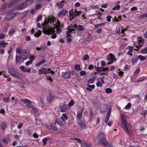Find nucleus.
Returning <instances> with one entry per match:
<instances>
[{
    "label": "nucleus",
    "mask_w": 147,
    "mask_h": 147,
    "mask_svg": "<svg viewBox=\"0 0 147 147\" xmlns=\"http://www.w3.org/2000/svg\"><path fill=\"white\" fill-rule=\"evenodd\" d=\"M80 75L81 76H85L86 75V71H81L80 73Z\"/></svg>",
    "instance_id": "48"
},
{
    "label": "nucleus",
    "mask_w": 147,
    "mask_h": 147,
    "mask_svg": "<svg viewBox=\"0 0 147 147\" xmlns=\"http://www.w3.org/2000/svg\"><path fill=\"white\" fill-rule=\"evenodd\" d=\"M50 138L49 137H47L45 138H43L42 140V142L43 143V145H45L47 143V141L48 140H50Z\"/></svg>",
    "instance_id": "27"
},
{
    "label": "nucleus",
    "mask_w": 147,
    "mask_h": 147,
    "mask_svg": "<svg viewBox=\"0 0 147 147\" xmlns=\"http://www.w3.org/2000/svg\"><path fill=\"white\" fill-rule=\"evenodd\" d=\"M41 7V6L39 4H38L36 5L35 7V9H40Z\"/></svg>",
    "instance_id": "51"
},
{
    "label": "nucleus",
    "mask_w": 147,
    "mask_h": 147,
    "mask_svg": "<svg viewBox=\"0 0 147 147\" xmlns=\"http://www.w3.org/2000/svg\"><path fill=\"white\" fill-rule=\"evenodd\" d=\"M51 70V69H47L45 68H42L38 70V74L39 75L48 74L50 73H51L53 75L54 74L55 72Z\"/></svg>",
    "instance_id": "3"
},
{
    "label": "nucleus",
    "mask_w": 147,
    "mask_h": 147,
    "mask_svg": "<svg viewBox=\"0 0 147 147\" xmlns=\"http://www.w3.org/2000/svg\"><path fill=\"white\" fill-rule=\"evenodd\" d=\"M138 58L137 56H136L132 58L131 60V62L133 64L136 63L138 61Z\"/></svg>",
    "instance_id": "24"
},
{
    "label": "nucleus",
    "mask_w": 147,
    "mask_h": 147,
    "mask_svg": "<svg viewBox=\"0 0 147 147\" xmlns=\"http://www.w3.org/2000/svg\"><path fill=\"white\" fill-rule=\"evenodd\" d=\"M54 98V96L51 94H50L49 96L47 97V100L49 102H51L53 101Z\"/></svg>",
    "instance_id": "28"
},
{
    "label": "nucleus",
    "mask_w": 147,
    "mask_h": 147,
    "mask_svg": "<svg viewBox=\"0 0 147 147\" xmlns=\"http://www.w3.org/2000/svg\"><path fill=\"white\" fill-rule=\"evenodd\" d=\"M61 118L63 121H65V119L67 120L68 119L67 116L65 113L62 114V116L61 117Z\"/></svg>",
    "instance_id": "30"
},
{
    "label": "nucleus",
    "mask_w": 147,
    "mask_h": 147,
    "mask_svg": "<svg viewBox=\"0 0 147 147\" xmlns=\"http://www.w3.org/2000/svg\"><path fill=\"white\" fill-rule=\"evenodd\" d=\"M16 4V3L14 0H13L9 2V4L8 5V7H13Z\"/></svg>",
    "instance_id": "25"
},
{
    "label": "nucleus",
    "mask_w": 147,
    "mask_h": 147,
    "mask_svg": "<svg viewBox=\"0 0 147 147\" xmlns=\"http://www.w3.org/2000/svg\"><path fill=\"white\" fill-rule=\"evenodd\" d=\"M3 141L5 144H7L8 143V140L7 138H3Z\"/></svg>",
    "instance_id": "59"
},
{
    "label": "nucleus",
    "mask_w": 147,
    "mask_h": 147,
    "mask_svg": "<svg viewBox=\"0 0 147 147\" xmlns=\"http://www.w3.org/2000/svg\"><path fill=\"white\" fill-rule=\"evenodd\" d=\"M13 10H11L9 13H10L11 12H12ZM19 12H15L12 13H9L7 14L5 17V18L6 20H9L15 17L16 15L17 14H19Z\"/></svg>",
    "instance_id": "5"
},
{
    "label": "nucleus",
    "mask_w": 147,
    "mask_h": 147,
    "mask_svg": "<svg viewBox=\"0 0 147 147\" xmlns=\"http://www.w3.org/2000/svg\"><path fill=\"white\" fill-rule=\"evenodd\" d=\"M107 61L109 62L107 63L108 65H109L112 63L114 61L116 60L115 56L111 53L109 55H107Z\"/></svg>",
    "instance_id": "7"
},
{
    "label": "nucleus",
    "mask_w": 147,
    "mask_h": 147,
    "mask_svg": "<svg viewBox=\"0 0 147 147\" xmlns=\"http://www.w3.org/2000/svg\"><path fill=\"white\" fill-rule=\"evenodd\" d=\"M8 71L11 76L15 78H20L22 76L18 70L16 69H13L11 68H9Z\"/></svg>",
    "instance_id": "2"
},
{
    "label": "nucleus",
    "mask_w": 147,
    "mask_h": 147,
    "mask_svg": "<svg viewBox=\"0 0 147 147\" xmlns=\"http://www.w3.org/2000/svg\"><path fill=\"white\" fill-rule=\"evenodd\" d=\"M74 104V101L73 100H70V102L69 103L68 105L69 106H71L73 105Z\"/></svg>",
    "instance_id": "52"
},
{
    "label": "nucleus",
    "mask_w": 147,
    "mask_h": 147,
    "mask_svg": "<svg viewBox=\"0 0 147 147\" xmlns=\"http://www.w3.org/2000/svg\"><path fill=\"white\" fill-rule=\"evenodd\" d=\"M20 100L24 104H30L31 103V102L28 99L22 98L20 99Z\"/></svg>",
    "instance_id": "20"
},
{
    "label": "nucleus",
    "mask_w": 147,
    "mask_h": 147,
    "mask_svg": "<svg viewBox=\"0 0 147 147\" xmlns=\"http://www.w3.org/2000/svg\"><path fill=\"white\" fill-rule=\"evenodd\" d=\"M42 18V15H40L37 18L36 21L38 22L40 20H41Z\"/></svg>",
    "instance_id": "55"
},
{
    "label": "nucleus",
    "mask_w": 147,
    "mask_h": 147,
    "mask_svg": "<svg viewBox=\"0 0 147 147\" xmlns=\"http://www.w3.org/2000/svg\"><path fill=\"white\" fill-rule=\"evenodd\" d=\"M131 104L130 103H128V104L125 106L124 108L125 109H129L131 107Z\"/></svg>",
    "instance_id": "44"
},
{
    "label": "nucleus",
    "mask_w": 147,
    "mask_h": 147,
    "mask_svg": "<svg viewBox=\"0 0 147 147\" xmlns=\"http://www.w3.org/2000/svg\"><path fill=\"white\" fill-rule=\"evenodd\" d=\"M67 12V11L63 9L60 10L58 14L59 17H61L64 16Z\"/></svg>",
    "instance_id": "11"
},
{
    "label": "nucleus",
    "mask_w": 147,
    "mask_h": 147,
    "mask_svg": "<svg viewBox=\"0 0 147 147\" xmlns=\"http://www.w3.org/2000/svg\"><path fill=\"white\" fill-rule=\"evenodd\" d=\"M145 76H143L140 77V78L137 80V81L138 82H141L143 81L145 79Z\"/></svg>",
    "instance_id": "47"
},
{
    "label": "nucleus",
    "mask_w": 147,
    "mask_h": 147,
    "mask_svg": "<svg viewBox=\"0 0 147 147\" xmlns=\"http://www.w3.org/2000/svg\"><path fill=\"white\" fill-rule=\"evenodd\" d=\"M138 59L140 60L141 61H143L145 59V58L142 55H140L138 57Z\"/></svg>",
    "instance_id": "45"
},
{
    "label": "nucleus",
    "mask_w": 147,
    "mask_h": 147,
    "mask_svg": "<svg viewBox=\"0 0 147 147\" xmlns=\"http://www.w3.org/2000/svg\"><path fill=\"white\" fill-rule=\"evenodd\" d=\"M51 129L54 131H57L58 129L57 127H55L54 125L51 124Z\"/></svg>",
    "instance_id": "37"
},
{
    "label": "nucleus",
    "mask_w": 147,
    "mask_h": 147,
    "mask_svg": "<svg viewBox=\"0 0 147 147\" xmlns=\"http://www.w3.org/2000/svg\"><path fill=\"white\" fill-rule=\"evenodd\" d=\"M28 11H25L23 13V15L22 16V18H24V17L27 14V12Z\"/></svg>",
    "instance_id": "56"
},
{
    "label": "nucleus",
    "mask_w": 147,
    "mask_h": 147,
    "mask_svg": "<svg viewBox=\"0 0 147 147\" xmlns=\"http://www.w3.org/2000/svg\"><path fill=\"white\" fill-rule=\"evenodd\" d=\"M74 69L77 71H80L81 69L80 67V65L76 64L74 68Z\"/></svg>",
    "instance_id": "35"
},
{
    "label": "nucleus",
    "mask_w": 147,
    "mask_h": 147,
    "mask_svg": "<svg viewBox=\"0 0 147 147\" xmlns=\"http://www.w3.org/2000/svg\"><path fill=\"white\" fill-rule=\"evenodd\" d=\"M34 0H27L25 2L28 6L31 5L34 2Z\"/></svg>",
    "instance_id": "32"
},
{
    "label": "nucleus",
    "mask_w": 147,
    "mask_h": 147,
    "mask_svg": "<svg viewBox=\"0 0 147 147\" xmlns=\"http://www.w3.org/2000/svg\"><path fill=\"white\" fill-rule=\"evenodd\" d=\"M71 73L70 72H66L63 75V77L65 79H68L71 77Z\"/></svg>",
    "instance_id": "18"
},
{
    "label": "nucleus",
    "mask_w": 147,
    "mask_h": 147,
    "mask_svg": "<svg viewBox=\"0 0 147 147\" xmlns=\"http://www.w3.org/2000/svg\"><path fill=\"white\" fill-rule=\"evenodd\" d=\"M77 25L76 24H75L74 25H70L69 27L72 29L73 28H77Z\"/></svg>",
    "instance_id": "63"
},
{
    "label": "nucleus",
    "mask_w": 147,
    "mask_h": 147,
    "mask_svg": "<svg viewBox=\"0 0 147 147\" xmlns=\"http://www.w3.org/2000/svg\"><path fill=\"white\" fill-rule=\"evenodd\" d=\"M105 23H102L99 24H98L95 25L94 26L95 28H98L100 26L104 25H105Z\"/></svg>",
    "instance_id": "53"
},
{
    "label": "nucleus",
    "mask_w": 147,
    "mask_h": 147,
    "mask_svg": "<svg viewBox=\"0 0 147 147\" xmlns=\"http://www.w3.org/2000/svg\"><path fill=\"white\" fill-rule=\"evenodd\" d=\"M120 6L119 5H117L115 7L113 8V10H118L120 9Z\"/></svg>",
    "instance_id": "43"
},
{
    "label": "nucleus",
    "mask_w": 147,
    "mask_h": 147,
    "mask_svg": "<svg viewBox=\"0 0 147 147\" xmlns=\"http://www.w3.org/2000/svg\"><path fill=\"white\" fill-rule=\"evenodd\" d=\"M67 105L64 104H62L59 106L60 111L61 112H65L67 109Z\"/></svg>",
    "instance_id": "12"
},
{
    "label": "nucleus",
    "mask_w": 147,
    "mask_h": 147,
    "mask_svg": "<svg viewBox=\"0 0 147 147\" xmlns=\"http://www.w3.org/2000/svg\"><path fill=\"white\" fill-rule=\"evenodd\" d=\"M8 43H6L3 41L1 40L0 41V44L2 45L3 48H5L6 44H8Z\"/></svg>",
    "instance_id": "39"
},
{
    "label": "nucleus",
    "mask_w": 147,
    "mask_h": 147,
    "mask_svg": "<svg viewBox=\"0 0 147 147\" xmlns=\"http://www.w3.org/2000/svg\"><path fill=\"white\" fill-rule=\"evenodd\" d=\"M95 78H91L88 80V82L90 83H92L95 80Z\"/></svg>",
    "instance_id": "42"
},
{
    "label": "nucleus",
    "mask_w": 147,
    "mask_h": 147,
    "mask_svg": "<svg viewBox=\"0 0 147 147\" xmlns=\"http://www.w3.org/2000/svg\"><path fill=\"white\" fill-rule=\"evenodd\" d=\"M74 139L76 140L78 142L81 144L82 145V143L83 142H82L80 138H74Z\"/></svg>",
    "instance_id": "50"
},
{
    "label": "nucleus",
    "mask_w": 147,
    "mask_h": 147,
    "mask_svg": "<svg viewBox=\"0 0 147 147\" xmlns=\"http://www.w3.org/2000/svg\"><path fill=\"white\" fill-rule=\"evenodd\" d=\"M78 13V11H73V9L70 11L69 15L70 17V18L73 19H74L75 17L79 15V14Z\"/></svg>",
    "instance_id": "9"
},
{
    "label": "nucleus",
    "mask_w": 147,
    "mask_h": 147,
    "mask_svg": "<svg viewBox=\"0 0 147 147\" xmlns=\"http://www.w3.org/2000/svg\"><path fill=\"white\" fill-rule=\"evenodd\" d=\"M16 52L20 54H21L22 53V52L19 48H17L16 49Z\"/></svg>",
    "instance_id": "54"
},
{
    "label": "nucleus",
    "mask_w": 147,
    "mask_h": 147,
    "mask_svg": "<svg viewBox=\"0 0 147 147\" xmlns=\"http://www.w3.org/2000/svg\"><path fill=\"white\" fill-rule=\"evenodd\" d=\"M82 147H91L90 144L85 141H84L82 143Z\"/></svg>",
    "instance_id": "26"
},
{
    "label": "nucleus",
    "mask_w": 147,
    "mask_h": 147,
    "mask_svg": "<svg viewBox=\"0 0 147 147\" xmlns=\"http://www.w3.org/2000/svg\"><path fill=\"white\" fill-rule=\"evenodd\" d=\"M112 92V89L109 88H107L105 90V92L107 94L110 93Z\"/></svg>",
    "instance_id": "41"
},
{
    "label": "nucleus",
    "mask_w": 147,
    "mask_h": 147,
    "mask_svg": "<svg viewBox=\"0 0 147 147\" xmlns=\"http://www.w3.org/2000/svg\"><path fill=\"white\" fill-rule=\"evenodd\" d=\"M7 3H5L4 4L2 5L0 9L1 11H4L6 9L7 7Z\"/></svg>",
    "instance_id": "29"
},
{
    "label": "nucleus",
    "mask_w": 147,
    "mask_h": 147,
    "mask_svg": "<svg viewBox=\"0 0 147 147\" xmlns=\"http://www.w3.org/2000/svg\"><path fill=\"white\" fill-rule=\"evenodd\" d=\"M32 61L30 60L28 61L27 62H26L25 64L27 66H28L30 64H32Z\"/></svg>",
    "instance_id": "61"
},
{
    "label": "nucleus",
    "mask_w": 147,
    "mask_h": 147,
    "mask_svg": "<svg viewBox=\"0 0 147 147\" xmlns=\"http://www.w3.org/2000/svg\"><path fill=\"white\" fill-rule=\"evenodd\" d=\"M21 59L22 57H20L18 55H16V63H18L21 61Z\"/></svg>",
    "instance_id": "31"
},
{
    "label": "nucleus",
    "mask_w": 147,
    "mask_h": 147,
    "mask_svg": "<svg viewBox=\"0 0 147 147\" xmlns=\"http://www.w3.org/2000/svg\"><path fill=\"white\" fill-rule=\"evenodd\" d=\"M141 52L143 54H147V47L142 49L141 50Z\"/></svg>",
    "instance_id": "40"
},
{
    "label": "nucleus",
    "mask_w": 147,
    "mask_h": 147,
    "mask_svg": "<svg viewBox=\"0 0 147 147\" xmlns=\"http://www.w3.org/2000/svg\"><path fill=\"white\" fill-rule=\"evenodd\" d=\"M144 43V41L143 39L142 38L141 39H140L138 40V46H136V47L138 48V49L136 50L137 51H138L139 49H140L141 48L143 45Z\"/></svg>",
    "instance_id": "13"
},
{
    "label": "nucleus",
    "mask_w": 147,
    "mask_h": 147,
    "mask_svg": "<svg viewBox=\"0 0 147 147\" xmlns=\"http://www.w3.org/2000/svg\"><path fill=\"white\" fill-rule=\"evenodd\" d=\"M65 3V1H60L59 3H57V5H58V7L60 8H62L64 6Z\"/></svg>",
    "instance_id": "22"
},
{
    "label": "nucleus",
    "mask_w": 147,
    "mask_h": 147,
    "mask_svg": "<svg viewBox=\"0 0 147 147\" xmlns=\"http://www.w3.org/2000/svg\"><path fill=\"white\" fill-rule=\"evenodd\" d=\"M97 139L98 140V143H101L106 140V137L104 133L100 131L97 136Z\"/></svg>",
    "instance_id": "4"
},
{
    "label": "nucleus",
    "mask_w": 147,
    "mask_h": 147,
    "mask_svg": "<svg viewBox=\"0 0 147 147\" xmlns=\"http://www.w3.org/2000/svg\"><path fill=\"white\" fill-rule=\"evenodd\" d=\"M15 32V29H12L10 30L9 32V35H12Z\"/></svg>",
    "instance_id": "49"
},
{
    "label": "nucleus",
    "mask_w": 147,
    "mask_h": 147,
    "mask_svg": "<svg viewBox=\"0 0 147 147\" xmlns=\"http://www.w3.org/2000/svg\"><path fill=\"white\" fill-rule=\"evenodd\" d=\"M1 126L2 130H4L7 126L6 123L5 122H3L2 123Z\"/></svg>",
    "instance_id": "33"
},
{
    "label": "nucleus",
    "mask_w": 147,
    "mask_h": 147,
    "mask_svg": "<svg viewBox=\"0 0 147 147\" xmlns=\"http://www.w3.org/2000/svg\"><path fill=\"white\" fill-rule=\"evenodd\" d=\"M27 6H28L26 2H23L19 5L16 6L15 8L18 10H20L26 8Z\"/></svg>",
    "instance_id": "8"
},
{
    "label": "nucleus",
    "mask_w": 147,
    "mask_h": 147,
    "mask_svg": "<svg viewBox=\"0 0 147 147\" xmlns=\"http://www.w3.org/2000/svg\"><path fill=\"white\" fill-rule=\"evenodd\" d=\"M43 27V32L45 34L48 35L51 34L55 32L54 28H51L52 26H50L49 24L44 25Z\"/></svg>",
    "instance_id": "1"
},
{
    "label": "nucleus",
    "mask_w": 147,
    "mask_h": 147,
    "mask_svg": "<svg viewBox=\"0 0 147 147\" xmlns=\"http://www.w3.org/2000/svg\"><path fill=\"white\" fill-rule=\"evenodd\" d=\"M89 59V57L88 55L86 54L84 56V57L83 58V60L84 61H87Z\"/></svg>",
    "instance_id": "46"
},
{
    "label": "nucleus",
    "mask_w": 147,
    "mask_h": 147,
    "mask_svg": "<svg viewBox=\"0 0 147 147\" xmlns=\"http://www.w3.org/2000/svg\"><path fill=\"white\" fill-rule=\"evenodd\" d=\"M57 123L59 126H63L64 125V124L61 121L58 119H56L55 124Z\"/></svg>",
    "instance_id": "21"
},
{
    "label": "nucleus",
    "mask_w": 147,
    "mask_h": 147,
    "mask_svg": "<svg viewBox=\"0 0 147 147\" xmlns=\"http://www.w3.org/2000/svg\"><path fill=\"white\" fill-rule=\"evenodd\" d=\"M140 71V68H138L136 71L135 74L136 75H138Z\"/></svg>",
    "instance_id": "64"
},
{
    "label": "nucleus",
    "mask_w": 147,
    "mask_h": 147,
    "mask_svg": "<svg viewBox=\"0 0 147 147\" xmlns=\"http://www.w3.org/2000/svg\"><path fill=\"white\" fill-rule=\"evenodd\" d=\"M96 85L97 86H102V83L99 81H98L96 83Z\"/></svg>",
    "instance_id": "58"
},
{
    "label": "nucleus",
    "mask_w": 147,
    "mask_h": 147,
    "mask_svg": "<svg viewBox=\"0 0 147 147\" xmlns=\"http://www.w3.org/2000/svg\"><path fill=\"white\" fill-rule=\"evenodd\" d=\"M20 69L23 72H28L29 73H30L31 71V68H27L23 66H21L20 67Z\"/></svg>",
    "instance_id": "14"
},
{
    "label": "nucleus",
    "mask_w": 147,
    "mask_h": 147,
    "mask_svg": "<svg viewBox=\"0 0 147 147\" xmlns=\"http://www.w3.org/2000/svg\"><path fill=\"white\" fill-rule=\"evenodd\" d=\"M87 87L86 88V89L87 91L90 92H92V89H94L95 87V86L94 85H90L89 84L87 85Z\"/></svg>",
    "instance_id": "17"
},
{
    "label": "nucleus",
    "mask_w": 147,
    "mask_h": 147,
    "mask_svg": "<svg viewBox=\"0 0 147 147\" xmlns=\"http://www.w3.org/2000/svg\"><path fill=\"white\" fill-rule=\"evenodd\" d=\"M77 29L80 31H82L84 29L83 27L81 25H79L78 26H77Z\"/></svg>",
    "instance_id": "34"
},
{
    "label": "nucleus",
    "mask_w": 147,
    "mask_h": 147,
    "mask_svg": "<svg viewBox=\"0 0 147 147\" xmlns=\"http://www.w3.org/2000/svg\"><path fill=\"white\" fill-rule=\"evenodd\" d=\"M51 20H53V19L51 18L50 16H49L48 18H47L45 19L44 23H42V25L43 26L44 25H46V24H49V23L50 24L51 23L53 24L54 22L51 21Z\"/></svg>",
    "instance_id": "10"
},
{
    "label": "nucleus",
    "mask_w": 147,
    "mask_h": 147,
    "mask_svg": "<svg viewBox=\"0 0 147 147\" xmlns=\"http://www.w3.org/2000/svg\"><path fill=\"white\" fill-rule=\"evenodd\" d=\"M9 98H3V100L4 102H8L9 101Z\"/></svg>",
    "instance_id": "62"
},
{
    "label": "nucleus",
    "mask_w": 147,
    "mask_h": 147,
    "mask_svg": "<svg viewBox=\"0 0 147 147\" xmlns=\"http://www.w3.org/2000/svg\"><path fill=\"white\" fill-rule=\"evenodd\" d=\"M102 143L103 144L104 147H112V144L109 142L107 140H105Z\"/></svg>",
    "instance_id": "16"
},
{
    "label": "nucleus",
    "mask_w": 147,
    "mask_h": 147,
    "mask_svg": "<svg viewBox=\"0 0 147 147\" xmlns=\"http://www.w3.org/2000/svg\"><path fill=\"white\" fill-rule=\"evenodd\" d=\"M107 20L108 22H110L111 21V16L110 15H108L107 16Z\"/></svg>",
    "instance_id": "60"
},
{
    "label": "nucleus",
    "mask_w": 147,
    "mask_h": 147,
    "mask_svg": "<svg viewBox=\"0 0 147 147\" xmlns=\"http://www.w3.org/2000/svg\"><path fill=\"white\" fill-rule=\"evenodd\" d=\"M111 112V108H110L107 111V116L110 117Z\"/></svg>",
    "instance_id": "57"
},
{
    "label": "nucleus",
    "mask_w": 147,
    "mask_h": 147,
    "mask_svg": "<svg viewBox=\"0 0 147 147\" xmlns=\"http://www.w3.org/2000/svg\"><path fill=\"white\" fill-rule=\"evenodd\" d=\"M124 52L128 55H130V56H131L132 55V51H130L128 50L127 49H126L125 51Z\"/></svg>",
    "instance_id": "36"
},
{
    "label": "nucleus",
    "mask_w": 147,
    "mask_h": 147,
    "mask_svg": "<svg viewBox=\"0 0 147 147\" xmlns=\"http://www.w3.org/2000/svg\"><path fill=\"white\" fill-rule=\"evenodd\" d=\"M130 126L131 124L129 123H127L124 125V130L125 132L129 135H132L133 133L132 130L129 129Z\"/></svg>",
    "instance_id": "6"
},
{
    "label": "nucleus",
    "mask_w": 147,
    "mask_h": 147,
    "mask_svg": "<svg viewBox=\"0 0 147 147\" xmlns=\"http://www.w3.org/2000/svg\"><path fill=\"white\" fill-rule=\"evenodd\" d=\"M84 110V109L83 108L82 110H80L78 112L77 115V120L81 119Z\"/></svg>",
    "instance_id": "15"
},
{
    "label": "nucleus",
    "mask_w": 147,
    "mask_h": 147,
    "mask_svg": "<svg viewBox=\"0 0 147 147\" xmlns=\"http://www.w3.org/2000/svg\"><path fill=\"white\" fill-rule=\"evenodd\" d=\"M41 32L40 30H38V32H36L34 35L36 37H39L41 34Z\"/></svg>",
    "instance_id": "38"
},
{
    "label": "nucleus",
    "mask_w": 147,
    "mask_h": 147,
    "mask_svg": "<svg viewBox=\"0 0 147 147\" xmlns=\"http://www.w3.org/2000/svg\"><path fill=\"white\" fill-rule=\"evenodd\" d=\"M95 70L97 71V73H101L102 71H103L104 68L102 67H95Z\"/></svg>",
    "instance_id": "23"
},
{
    "label": "nucleus",
    "mask_w": 147,
    "mask_h": 147,
    "mask_svg": "<svg viewBox=\"0 0 147 147\" xmlns=\"http://www.w3.org/2000/svg\"><path fill=\"white\" fill-rule=\"evenodd\" d=\"M77 122L78 124L80 125L81 128L85 127H86V125L82 120H77Z\"/></svg>",
    "instance_id": "19"
}]
</instances>
